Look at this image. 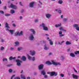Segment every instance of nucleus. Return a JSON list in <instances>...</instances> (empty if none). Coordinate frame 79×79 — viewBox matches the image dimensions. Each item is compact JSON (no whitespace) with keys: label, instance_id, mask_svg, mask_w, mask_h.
<instances>
[{"label":"nucleus","instance_id":"f257e3e1","mask_svg":"<svg viewBox=\"0 0 79 79\" xmlns=\"http://www.w3.org/2000/svg\"><path fill=\"white\" fill-rule=\"evenodd\" d=\"M46 64H47L48 65H50L51 64H53L57 66V65H61V64L60 62H56L53 60H52V63L50 61H47L46 62Z\"/></svg>","mask_w":79,"mask_h":79},{"label":"nucleus","instance_id":"f03ea898","mask_svg":"<svg viewBox=\"0 0 79 79\" xmlns=\"http://www.w3.org/2000/svg\"><path fill=\"white\" fill-rule=\"evenodd\" d=\"M40 26L41 27H43V30H44V31H48V27H46V25L44 23L41 24L40 25Z\"/></svg>","mask_w":79,"mask_h":79},{"label":"nucleus","instance_id":"7ed1b4c3","mask_svg":"<svg viewBox=\"0 0 79 79\" xmlns=\"http://www.w3.org/2000/svg\"><path fill=\"white\" fill-rule=\"evenodd\" d=\"M18 35L19 36H21L23 35V31H21L20 33L19 31H17L15 34V36L17 37Z\"/></svg>","mask_w":79,"mask_h":79},{"label":"nucleus","instance_id":"20e7f679","mask_svg":"<svg viewBox=\"0 0 79 79\" xmlns=\"http://www.w3.org/2000/svg\"><path fill=\"white\" fill-rule=\"evenodd\" d=\"M27 57L28 58V60H32L33 61H34L35 60V57H31L29 55V54H27Z\"/></svg>","mask_w":79,"mask_h":79},{"label":"nucleus","instance_id":"39448f33","mask_svg":"<svg viewBox=\"0 0 79 79\" xmlns=\"http://www.w3.org/2000/svg\"><path fill=\"white\" fill-rule=\"evenodd\" d=\"M47 73L48 74H50L51 76H53L54 75L55 76H56L58 73H56L55 72H48Z\"/></svg>","mask_w":79,"mask_h":79},{"label":"nucleus","instance_id":"423d86ee","mask_svg":"<svg viewBox=\"0 0 79 79\" xmlns=\"http://www.w3.org/2000/svg\"><path fill=\"white\" fill-rule=\"evenodd\" d=\"M16 62L17 63V66H19L21 65V63H22V61L21 60L17 59L16 60Z\"/></svg>","mask_w":79,"mask_h":79},{"label":"nucleus","instance_id":"0eeeda50","mask_svg":"<svg viewBox=\"0 0 79 79\" xmlns=\"http://www.w3.org/2000/svg\"><path fill=\"white\" fill-rule=\"evenodd\" d=\"M34 34H30L29 36V39L30 40H33L34 39Z\"/></svg>","mask_w":79,"mask_h":79},{"label":"nucleus","instance_id":"6e6552de","mask_svg":"<svg viewBox=\"0 0 79 79\" xmlns=\"http://www.w3.org/2000/svg\"><path fill=\"white\" fill-rule=\"evenodd\" d=\"M35 2H30L29 4V6L30 8H33L34 7V5Z\"/></svg>","mask_w":79,"mask_h":79},{"label":"nucleus","instance_id":"1a4fd4ad","mask_svg":"<svg viewBox=\"0 0 79 79\" xmlns=\"http://www.w3.org/2000/svg\"><path fill=\"white\" fill-rule=\"evenodd\" d=\"M44 68V64H41L38 66V69L39 70H41Z\"/></svg>","mask_w":79,"mask_h":79},{"label":"nucleus","instance_id":"9d476101","mask_svg":"<svg viewBox=\"0 0 79 79\" xmlns=\"http://www.w3.org/2000/svg\"><path fill=\"white\" fill-rule=\"evenodd\" d=\"M44 49L45 50H48L49 49V47L46 44H45L44 46Z\"/></svg>","mask_w":79,"mask_h":79},{"label":"nucleus","instance_id":"9b49d317","mask_svg":"<svg viewBox=\"0 0 79 79\" xmlns=\"http://www.w3.org/2000/svg\"><path fill=\"white\" fill-rule=\"evenodd\" d=\"M30 52L31 56H34L35 55V52L34 51H30Z\"/></svg>","mask_w":79,"mask_h":79},{"label":"nucleus","instance_id":"f8f14e48","mask_svg":"<svg viewBox=\"0 0 79 79\" xmlns=\"http://www.w3.org/2000/svg\"><path fill=\"white\" fill-rule=\"evenodd\" d=\"M10 8H14V9H16L17 8V7L16 6L13 5L12 3L10 4Z\"/></svg>","mask_w":79,"mask_h":79},{"label":"nucleus","instance_id":"ddd939ff","mask_svg":"<svg viewBox=\"0 0 79 79\" xmlns=\"http://www.w3.org/2000/svg\"><path fill=\"white\" fill-rule=\"evenodd\" d=\"M59 37H62L63 36H64V34H62V31H60L59 32Z\"/></svg>","mask_w":79,"mask_h":79},{"label":"nucleus","instance_id":"4468645a","mask_svg":"<svg viewBox=\"0 0 79 79\" xmlns=\"http://www.w3.org/2000/svg\"><path fill=\"white\" fill-rule=\"evenodd\" d=\"M52 16V15L50 14H46V17L47 18H48V19H49V18H50V17Z\"/></svg>","mask_w":79,"mask_h":79},{"label":"nucleus","instance_id":"2eb2a0df","mask_svg":"<svg viewBox=\"0 0 79 79\" xmlns=\"http://www.w3.org/2000/svg\"><path fill=\"white\" fill-rule=\"evenodd\" d=\"M30 31H31V32H32V34H33L34 35L35 33V30L34 29H30Z\"/></svg>","mask_w":79,"mask_h":79},{"label":"nucleus","instance_id":"dca6fc26","mask_svg":"<svg viewBox=\"0 0 79 79\" xmlns=\"http://www.w3.org/2000/svg\"><path fill=\"white\" fill-rule=\"evenodd\" d=\"M55 11H57L59 14H61V10L58 9H56Z\"/></svg>","mask_w":79,"mask_h":79},{"label":"nucleus","instance_id":"f3484780","mask_svg":"<svg viewBox=\"0 0 79 79\" xmlns=\"http://www.w3.org/2000/svg\"><path fill=\"white\" fill-rule=\"evenodd\" d=\"M74 79H78V76L77 75L73 74L72 75Z\"/></svg>","mask_w":79,"mask_h":79},{"label":"nucleus","instance_id":"a211bd4d","mask_svg":"<svg viewBox=\"0 0 79 79\" xmlns=\"http://www.w3.org/2000/svg\"><path fill=\"white\" fill-rule=\"evenodd\" d=\"M21 60H22V61H25L26 60V57H25V56H23L21 58Z\"/></svg>","mask_w":79,"mask_h":79},{"label":"nucleus","instance_id":"6ab92c4d","mask_svg":"<svg viewBox=\"0 0 79 79\" xmlns=\"http://www.w3.org/2000/svg\"><path fill=\"white\" fill-rule=\"evenodd\" d=\"M48 41L49 42V44L51 45H52L53 44V41L51 40H49Z\"/></svg>","mask_w":79,"mask_h":79},{"label":"nucleus","instance_id":"aec40b11","mask_svg":"<svg viewBox=\"0 0 79 79\" xmlns=\"http://www.w3.org/2000/svg\"><path fill=\"white\" fill-rule=\"evenodd\" d=\"M61 26V23L56 24L55 25L56 27H60Z\"/></svg>","mask_w":79,"mask_h":79},{"label":"nucleus","instance_id":"412c9836","mask_svg":"<svg viewBox=\"0 0 79 79\" xmlns=\"http://www.w3.org/2000/svg\"><path fill=\"white\" fill-rule=\"evenodd\" d=\"M9 59L10 60H15L16 59V57H13L12 56H10L9 57Z\"/></svg>","mask_w":79,"mask_h":79},{"label":"nucleus","instance_id":"4be33fe9","mask_svg":"<svg viewBox=\"0 0 79 79\" xmlns=\"http://www.w3.org/2000/svg\"><path fill=\"white\" fill-rule=\"evenodd\" d=\"M5 25L6 26V27L7 28V29H10V27L8 26V24L7 23H6Z\"/></svg>","mask_w":79,"mask_h":79},{"label":"nucleus","instance_id":"5701e85b","mask_svg":"<svg viewBox=\"0 0 79 79\" xmlns=\"http://www.w3.org/2000/svg\"><path fill=\"white\" fill-rule=\"evenodd\" d=\"M15 31L12 30H9V32H10L11 34V35H12L13 34V32Z\"/></svg>","mask_w":79,"mask_h":79},{"label":"nucleus","instance_id":"b1692460","mask_svg":"<svg viewBox=\"0 0 79 79\" xmlns=\"http://www.w3.org/2000/svg\"><path fill=\"white\" fill-rule=\"evenodd\" d=\"M41 73L42 74H43V75H45V70H43L41 71Z\"/></svg>","mask_w":79,"mask_h":79},{"label":"nucleus","instance_id":"393cba45","mask_svg":"<svg viewBox=\"0 0 79 79\" xmlns=\"http://www.w3.org/2000/svg\"><path fill=\"white\" fill-rule=\"evenodd\" d=\"M70 56L72 57H74L75 56V55L73 53H70Z\"/></svg>","mask_w":79,"mask_h":79},{"label":"nucleus","instance_id":"a878e982","mask_svg":"<svg viewBox=\"0 0 79 79\" xmlns=\"http://www.w3.org/2000/svg\"><path fill=\"white\" fill-rule=\"evenodd\" d=\"M73 26L74 27H76V28H77V27H79V24H74L73 25Z\"/></svg>","mask_w":79,"mask_h":79},{"label":"nucleus","instance_id":"bb28decb","mask_svg":"<svg viewBox=\"0 0 79 79\" xmlns=\"http://www.w3.org/2000/svg\"><path fill=\"white\" fill-rule=\"evenodd\" d=\"M63 2L62 0H59L58 2V3H59V4H62V3H63Z\"/></svg>","mask_w":79,"mask_h":79},{"label":"nucleus","instance_id":"cd10ccee","mask_svg":"<svg viewBox=\"0 0 79 79\" xmlns=\"http://www.w3.org/2000/svg\"><path fill=\"white\" fill-rule=\"evenodd\" d=\"M15 45L17 46V45H19V42L18 41H16L15 42Z\"/></svg>","mask_w":79,"mask_h":79},{"label":"nucleus","instance_id":"c85d7f7f","mask_svg":"<svg viewBox=\"0 0 79 79\" xmlns=\"http://www.w3.org/2000/svg\"><path fill=\"white\" fill-rule=\"evenodd\" d=\"M21 76L22 79H26V77H25V76H24V75H21Z\"/></svg>","mask_w":79,"mask_h":79},{"label":"nucleus","instance_id":"c756f323","mask_svg":"<svg viewBox=\"0 0 79 79\" xmlns=\"http://www.w3.org/2000/svg\"><path fill=\"white\" fill-rule=\"evenodd\" d=\"M5 16L8 17V16H11V15L10 14H6L5 15Z\"/></svg>","mask_w":79,"mask_h":79},{"label":"nucleus","instance_id":"7c9ffc66","mask_svg":"<svg viewBox=\"0 0 79 79\" xmlns=\"http://www.w3.org/2000/svg\"><path fill=\"white\" fill-rule=\"evenodd\" d=\"M10 13H11V14H13V13H15V10H11L10 11Z\"/></svg>","mask_w":79,"mask_h":79},{"label":"nucleus","instance_id":"2f4dec72","mask_svg":"<svg viewBox=\"0 0 79 79\" xmlns=\"http://www.w3.org/2000/svg\"><path fill=\"white\" fill-rule=\"evenodd\" d=\"M65 44L66 45H69L70 44H71V43L69 42V41H66Z\"/></svg>","mask_w":79,"mask_h":79},{"label":"nucleus","instance_id":"473e14b6","mask_svg":"<svg viewBox=\"0 0 79 79\" xmlns=\"http://www.w3.org/2000/svg\"><path fill=\"white\" fill-rule=\"evenodd\" d=\"M7 58H3L2 59V61H7Z\"/></svg>","mask_w":79,"mask_h":79},{"label":"nucleus","instance_id":"72a5a7b5","mask_svg":"<svg viewBox=\"0 0 79 79\" xmlns=\"http://www.w3.org/2000/svg\"><path fill=\"white\" fill-rule=\"evenodd\" d=\"M35 23H38L39 22V19H35L34 20Z\"/></svg>","mask_w":79,"mask_h":79},{"label":"nucleus","instance_id":"f704fd0d","mask_svg":"<svg viewBox=\"0 0 79 79\" xmlns=\"http://www.w3.org/2000/svg\"><path fill=\"white\" fill-rule=\"evenodd\" d=\"M4 48H4L2 46L0 50L1 51L3 50H4Z\"/></svg>","mask_w":79,"mask_h":79},{"label":"nucleus","instance_id":"c9c22d12","mask_svg":"<svg viewBox=\"0 0 79 79\" xmlns=\"http://www.w3.org/2000/svg\"><path fill=\"white\" fill-rule=\"evenodd\" d=\"M23 19V16H19V19L20 20H22V19Z\"/></svg>","mask_w":79,"mask_h":79},{"label":"nucleus","instance_id":"e433bc0d","mask_svg":"<svg viewBox=\"0 0 79 79\" xmlns=\"http://www.w3.org/2000/svg\"><path fill=\"white\" fill-rule=\"evenodd\" d=\"M10 50H15V48L13 47H11L10 48Z\"/></svg>","mask_w":79,"mask_h":79},{"label":"nucleus","instance_id":"4c0bfd02","mask_svg":"<svg viewBox=\"0 0 79 79\" xmlns=\"http://www.w3.org/2000/svg\"><path fill=\"white\" fill-rule=\"evenodd\" d=\"M75 55H77V54H79V51H77L75 52Z\"/></svg>","mask_w":79,"mask_h":79},{"label":"nucleus","instance_id":"58836bf2","mask_svg":"<svg viewBox=\"0 0 79 79\" xmlns=\"http://www.w3.org/2000/svg\"><path fill=\"white\" fill-rule=\"evenodd\" d=\"M9 72L10 73H12L13 72V70L11 69H10L9 70Z\"/></svg>","mask_w":79,"mask_h":79},{"label":"nucleus","instance_id":"ea45409f","mask_svg":"<svg viewBox=\"0 0 79 79\" xmlns=\"http://www.w3.org/2000/svg\"><path fill=\"white\" fill-rule=\"evenodd\" d=\"M60 56L62 60H64V59L65 58H64V57L62 55V56Z\"/></svg>","mask_w":79,"mask_h":79},{"label":"nucleus","instance_id":"a19ab883","mask_svg":"<svg viewBox=\"0 0 79 79\" xmlns=\"http://www.w3.org/2000/svg\"><path fill=\"white\" fill-rule=\"evenodd\" d=\"M59 29L60 31H61V30H62V31H63V28L62 27H61L60 28H59Z\"/></svg>","mask_w":79,"mask_h":79},{"label":"nucleus","instance_id":"79ce46f5","mask_svg":"<svg viewBox=\"0 0 79 79\" xmlns=\"http://www.w3.org/2000/svg\"><path fill=\"white\" fill-rule=\"evenodd\" d=\"M0 13H1L2 14H3L4 13V12L2 10H0Z\"/></svg>","mask_w":79,"mask_h":79},{"label":"nucleus","instance_id":"37998d69","mask_svg":"<svg viewBox=\"0 0 79 79\" xmlns=\"http://www.w3.org/2000/svg\"><path fill=\"white\" fill-rule=\"evenodd\" d=\"M14 79H20V78L19 77H15Z\"/></svg>","mask_w":79,"mask_h":79},{"label":"nucleus","instance_id":"c03bdc74","mask_svg":"<svg viewBox=\"0 0 79 79\" xmlns=\"http://www.w3.org/2000/svg\"><path fill=\"white\" fill-rule=\"evenodd\" d=\"M1 42H5V40L3 39H1Z\"/></svg>","mask_w":79,"mask_h":79},{"label":"nucleus","instance_id":"a18cd8bd","mask_svg":"<svg viewBox=\"0 0 79 79\" xmlns=\"http://www.w3.org/2000/svg\"><path fill=\"white\" fill-rule=\"evenodd\" d=\"M64 76V74H60V76H61V77H63Z\"/></svg>","mask_w":79,"mask_h":79},{"label":"nucleus","instance_id":"49530a36","mask_svg":"<svg viewBox=\"0 0 79 79\" xmlns=\"http://www.w3.org/2000/svg\"><path fill=\"white\" fill-rule=\"evenodd\" d=\"M63 21H64V22H66V21H67V19H63Z\"/></svg>","mask_w":79,"mask_h":79},{"label":"nucleus","instance_id":"de8ad7c7","mask_svg":"<svg viewBox=\"0 0 79 79\" xmlns=\"http://www.w3.org/2000/svg\"><path fill=\"white\" fill-rule=\"evenodd\" d=\"M15 75H13L12 77H11V79H13V77H15Z\"/></svg>","mask_w":79,"mask_h":79},{"label":"nucleus","instance_id":"09e8293b","mask_svg":"<svg viewBox=\"0 0 79 79\" xmlns=\"http://www.w3.org/2000/svg\"><path fill=\"white\" fill-rule=\"evenodd\" d=\"M21 50V48H18V51H19L20 50Z\"/></svg>","mask_w":79,"mask_h":79},{"label":"nucleus","instance_id":"8fccbe9b","mask_svg":"<svg viewBox=\"0 0 79 79\" xmlns=\"http://www.w3.org/2000/svg\"><path fill=\"white\" fill-rule=\"evenodd\" d=\"M19 4H20L21 6H23V4H22V2H19Z\"/></svg>","mask_w":79,"mask_h":79},{"label":"nucleus","instance_id":"3c124183","mask_svg":"<svg viewBox=\"0 0 79 79\" xmlns=\"http://www.w3.org/2000/svg\"><path fill=\"white\" fill-rule=\"evenodd\" d=\"M12 26L14 27H16V24L15 23H13L12 25Z\"/></svg>","mask_w":79,"mask_h":79},{"label":"nucleus","instance_id":"603ef678","mask_svg":"<svg viewBox=\"0 0 79 79\" xmlns=\"http://www.w3.org/2000/svg\"><path fill=\"white\" fill-rule=\"evenodd\" d=\"M76 30H77V31H79V27H77L76 28Z\"/></svg>","mask_w":79,"mask_h":79},{"label":"nucleus","instance_id":"864d4df0","mask_svg":"<svg viewBox=\"0 0 79 79\" xmlns=\"http://www.w3.org/2000/svg\"><path fill=\"white\" fill-rule=\"evenodd\" d=\"M42 42L44 44L46 43V41L43 40L42 41Z\"/></svg>","mask_w":79,"mask_h":79},{"label":"nucleus","instance_id":"5fc2aeb1","mask_svg":"<svg viewBox=\"0 0 79 79\" xmlns=\"http://www.w3.org/2000/svg\"><path fill=\"white\" fill-rule=\"evenodd\" d=\"M39 2L40 4L41 5H42V3L40 1H39Z\"/></svg>","mask_w":79,"mask_h":79},{"label":"nucleus","instance_id":"6e6d98bb","mask_svg":"<svg viewBox=\"0 0 79 79\" xmlns=\"http://www.w3.org/2000/svg\"><path fill=\"white\" fill-rule=\"evenodd\" d=\"M3 9H4V10H6V6H5L4 7Z\"/></svg>","mask_w":79,"mask_h":79},{"label":"nucleus","instance_id":"4d7b16f0","mask_svg":"<svg viewBox=\"0 0 79 79\" xmlns=\"http://www.w3.org/2000/svg\"><path fill=\"white\" fill-rule=\"evenodd\" d=\"M52 55V53L50 52L49 54V55Z\"/></svg>","mask_w":79,"mask_h":79},{"label":"nucleus","instance_id":"13d9d810","mask_svg":"<svg viewBox=\"0 0 79 79\" xmlns=\"http://www.w3.org/2000/svg\"><path fill=\"white\" fill-rule=\"evenodd\" d=\"M24 12V10L22 9L21 10V13H23Z\"/></svg>","mask_w":79,"mask_h":79},{"label":"nucleus","instance_id":"bf43d9fd","mask_svg":"<svg viewBox=\"0 0 79 79\" xmlns=\"http://www.w3.org/2000/svg\"><path fill=\"white\" fill-rule=\"evenodd\" d=\"M74 71H75V72L76 73H77V71H76V69H74Z\"/></svg>","mask_w":79,"mask_h":79},{"label":"nucleus","instance_id":"052dcab7","mask_svg":"<svg viewBox=\"0 0 79 79\" xmlns=\"http://www.w3.org/2000/svg\"><path fill=\"white\" fill-rule=\"evenodd\" d=\"M62 31L64 32H66V30H64V29H63Z\"/></svg>","mask_w":79,"mask_h":79},{"label":"nucleus","instance_id":"680f3d73","mask_svg":"<svg viewBox=\"0 0 79 79\" xmlns=\"http://www.w3.org/2000/svg\"><path fill=\"white\" fill-rule=\"evenodd\" d=\"M37 74V73L36 72H35L34 73V75H35H35H36Z\"/></svg>","mask_w":79,"mask_h":79},{"label":"nucleus","instance_id":"e2e57ef3","mask_svg":"<svg viewBox=\"0 0 79 79\" xmlns=\"http://www.w3.org/2000/svg\"><path fill=\"white\" fill-rule=\"evenodd\" d=\"M47 77H48L47 75H45V76H44V77H45V78H47Z\"/></svg>","mask_w":79,"mask_h":79},{"label":"nucleus","instance_id":"0e129e2a","mask_svg":"<svg viewBox=\"0 0 79 79\" xmlns=\"http://www.w3.org/2000/svg\"><path fill=\"white\" fill-rule=\"evenodd\" d=\"M11 66V65H10V64L7 65V66H8V67H9L10 66Z\"/></svg>","mask_w":79,"mask_h":79},{"label":"nucleus","instance_id":"69168bd1","mask_svg":"<svg viewBox=\"0 0 79 79\" xmlns=\"http://www.w3.org/2000/svg\"><path fill=\"white\" fill-rule=\"evenodd\" d=\"M69 51H70V49H67V52H69Z\"/></svg>","mask_w":79,"mask_h":79},{"label":"nucleus","instance_id":"338daca9","mask_svg":"<svg viewBox=\"0 0 79 79\" xmlns=\"http://www.w3.org/2000/svg\"><path fill=\"white\" fill-rule=\"evenodd\" d=\"M61 18H63V15H61Z\"/></svg>","mask_w":79,"mask_h":79},{"label":"nucleus","instance_id":"774afa93","mask_svg":"<svg viewBox=\"0 0 79 79\" xmlns=\"http://www.w3.org/2000/svg\"><path fill=\"white\" fill-rule=\"evenodd\" d=\"M30 77H27V79H30Z\"/></svg>","mask_w":79,"mask_h":79}]
</instances>
